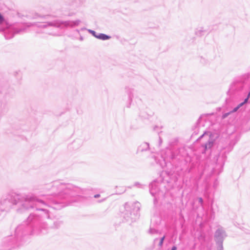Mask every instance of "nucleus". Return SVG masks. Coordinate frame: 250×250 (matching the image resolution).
<instances>
[{"label": "nucleus", "instance_id": "obj_3", "mask_svg": "<svg viewBox=\"0 0 250 250\" xmlns=\"http://www.w3.org/2000/svg\"><path fill=\"white\" fill-rule=\"evenodd\" d=\"M164 239H165V237H163L161 239V240L160 241V243H159V245L160 246H161L162 245H163V241L164 240Z\"/></svg>", "mask_w": 250, "mask_h": 250}, {"label": "nucleus", "instance_id": "obj_1", "mask_svg": "<svg viewBox=\"0 0 250 250\" xmlns=\"http://www.w3.org/2000/svg\"><path fill=\"white\" fill-rule=\"evenodd\" d=\"M96 37L97 38H98L99 39H101L102 40H106L109 39L110 38V37H109L107 35H106L105 34H100V35H99L98 36H97Z\"/></svg>", "mask_w": 250, "mask_h": 250}, {"label": "nucleus", "instance_id": "obj_7", "mask_svg": "<svg viewBox=\"0 0 250 250\" xmlns=\"http://www.w3.org/2000/svg\"><path fill=\"white\" fill-rule=\"evenodd\" d=\"M171 250H176V247L174 246L172 248Z\"/></svg>", "mask_w": 250, "mask_h": 250}, {"label": "nucleus", "instance_id": "obj_2", "mask_svg": "<svg viewBox=\"0 0 250 250\" xmlns=\"http://www.w3.org/2000/svg\"><path fill=\"white\" fill-rule=\"evenodd\" d=\"M250 96V93H249L248 95V97L245 100L244 102L241 103L239 105V106L236 108L235 109V111H236L237 109L239 107H240L242 105H243L244 104L247 103L248 101V99L249 98Z\"/></svg>", "mask_w": 250, "mask_h": 250}, {"label": "nucleus", "instance_id": "obj_4", "mask_svg": "<svg viewBox=\"0 0 250 250\" xmlns=\"http://www.w3.org/2000/svg\"><path fill=\"white\" fill-rule=\"evenodd\" d=\"M221 234V231L220 230H218L216 232V235L217 236H219Z\"/></svg>", "mask_w": 250, "mask_h": 250}, {"label": "nucleus", "instance_id": "obj_6", "mask_svg": "<svg viewBox=\"0 0 250 250\" xmlns=\"http://www.w3.org/2000/svg\"><path fill=\"white\" fill-rule=\"evenodd\" d=\"M100 196V194H96L94 195L95 198H98Z\"/></svg>", "mask_w": 250, "mask_h": 250}, {"label": "nucleus", "instance_id": "obj_8", "mask_svg": "<svg viewBox=\"0 0 250 250\" xmlns=\"http://www.w3.org/2000/svg\"><path fill=\"white\" fill-rule=\"evenodd\" d=\"M227 114L223 115V118H225L227 116Z\"/></svg>", "mask_w": 250, "mask_h": 250}, {"label": "nucleus", "instance_id": "obj_5", "mask_svg": "<svg viewBox=\"0 0 250 250\" xmlns=\"http://www.w3.org/2000/svg\"><path fill=\"white\" fill-rule=\"evenodd\" d=\"M4 21L3 17L0 14V24L1 23Z\"/></svg>", "mask_w": 250, "mask_h": 250}]
</instances>
